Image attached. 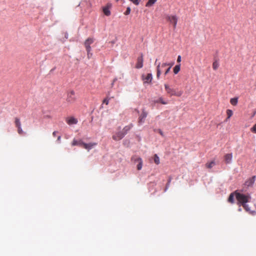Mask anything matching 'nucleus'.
Instances as JSON below:
<instances>
[{
  "mask_svg": "<svg viewBox=\"0 0 256 256\" xmlns=\"http://www.w3.org/2000/svg\"><path fill=\"white\" fill-rule=\"evenodd\" d=\"M235 193L236 198L238 202L242 206L246 212H248L250 214H252L253 212H251L250 210L248 205L246 204V202H248L250 198V195H245L239 192H237L236 191L235 192Z\"/></svg>",
  "mask_w": 256,
  "mask_h": 256,
  "instance_id": "obj_1",
  "label": "nucleus"
},
{
  "mask_svg": "<svg viewBox=\"0 0 256 256\" xmlns=\"http://www.w3.org/2000/svg\"><path fill=\"white\" fill-rule=\"evenodd\" d=\"M164 88L167 93L169 94L170 96H180L183 93L182 91L176 92L175 90L170 88L168 84H164Z\"/></svg>",
  "mask_w": 256,
  "mask_h": 256,
  "instance_id": "obj_2",
  "label": "nucleus"
},
{
  "mask_svg": "<svg viewBox=\"0 0 256 256\" xmlns=\"http://www.w3.org/2000/svg\"><path fill=\"white\" fill-rule=\"evenodd\" d=\"M76 98L75 96V92L74 90H70L68 92L66 101L68 104H74L76 101Z\"/></svg>",
  "mask_w": 256,
  "mask_h": 256,
  "instance_id": "obj_3",
  "label": "nucleus"
},
{
  "mask_svg": "<svg viewBox=\"0 0 256 256\" xmlns=\"http://www.w3.org/2000/svg\"><path fill=\"white\" fill-rule=\"evenodd\" d=\"M166 18L167 21L172 24L174 29L176 28L178 22V17L176 15H166Z\"/></svg>",
  "mask_w": 256,
  "mask_h": 256,
  "instance_id": "obj_4",
  "label": "nucleus"
},
{
  "mask_svg": "<svg viewBox=\"0 0 256 256\" xmlns=\"http://www.w3.org/2000/svg\"><path fill=\"white\" fill-rule=\"evenodd\" d=\"M142 80L144 84H150L152 79V74H142Z\"/></svg>",
  "mask_w": 256,
  "mask_h": 256,
  "instance_id": "obj_5",
  "label": "nucleus"
},
{
  "mask_svg": "<svg viewBox=\"0 0 256 256\" xmlns=\"http://www.w3.org/2000/svg\"><path fill=\"white\" fill-rule=\"evenodd\" d=\"M124 136V134L122 130H120L118 132H115L113 134L112 138L115 141H118L122 140Z\"/></svg>",
  "mask_w": 256,
  "mask_h": 256,
  "instance_id": "obj_6",
  "label": "nucleus"
},
{
  "mask_svg": "<svg viewBox=\"0 0 256 256\" xmlns=\"http://www.w3.org/2000/svg\"><path fill=\"white\" fill-rule=\"evenodd\" d=\"M148 116V112L144 108L142 110V114L140 115L138 118V122L140 124H142L144 122V119Z\"/></svg>",
  "mask_w": 256,
  "mask_h": 256,
  "instance_id": "obj_7",
  "label": "nucleus"
},
{
  "mask_svg": "<svg viewBox=\"0 0 256 256\" xmlns=\"http://www.w3.org/2000/svg\"><path fill=\"white\" fill-rule=\"evenodd\" d=\"M112 7L110 4H108L102 8V12L106 16H110L111 14L110 8Z\"/></svg>",
  "mask_w": 256,
  "mask_h": 256,
  "instance_id": "obj_8",
  "label": "nucleus"
},
{
  "mask_svg": "<svg viewBox=\"0 0 256 256\" xmlns=\"http://www.w3.org/2000/svg\"><path fill=\"white\" fill-rule=\"evenodd\" d=\"M143 54H140V56L137 59V62L136 66V68H140L143 66Z\"/></svg>",
  "mask_w": 256,
  "mask_h": 256,
  "instance_id": "obj_9",
  "label": "nucleus"
},
{
  "mask_svg": "<svg viewBox=\"0 0 256 256\" xmlns=\"http://www.w3.org/2000/svg\"><path fill=\"white\" fill-rule=\"evenodd\" d=\"M132 159L134 160V162H138V164L137 165V170H140L142 168V159L140 158H134V157H132Z\"/></svg>",
  "mask_w": 256,
  "mask_h": 256,
  "instance_id": "obj_10",
  "label": "nucleus"
},
{
  "mask_svg": "<svg viewBox=\"0 0 256 256\" xmlns=\"http://www.w3.org/2000/svg\"><path fill=\"white\" fill-rule=\"evenodd\" d=\"M94 40L92 38H88L84 42V46L86 49H91L90 45L94 42Z\"/></svg>",
  "mask_w": 256,
  "mask_h": 256,
  "instance_id": "obj_11",
  "label": "nucleus"
},
{
  "mask_svg": "<svg viewBox=\"0 0 256 256\" xmlns=\"http://www.w3.org/2000/svg\"><path fill=\"white\" fill-rule=\"evenodd\" d=\"M133 124H130L128 126H125L123 129L122 130V132L125 136L129 130L133 127Z\"/></svg>",
  "mask_w": 256,
  "mask_h": 256,
  "instance_id": "obj_12",
  "label": "nucleus"
},
{
  "mask_svg": "<svg viewBox=\"0 0 256 256\" xmlns=\"http://www.w3.org/2000/svg\"><path fill=\"white\" fill-rule=\"evenodd\" d=\"M84 142L82 140H76V139H74L72 140V146H78L81 147H83V144H84Z\"/></svg>",
  "mask_w": 256,
  "mask_h": 256,
  "instance_id": "obj_13",
  "label": "nucleus"
},
{
  "mask_svg": "<svg viewBox=\"0 0 256 256\" xmlns=\"http://www.w3.org/2000/svg\"><path fill=\"white\" fill-rule=\"evenodd\" d=\"M256 179V176H253L251 178H250L246 182L245 184L248 186H252V184H254V181Z\"/></svg>",
  "mask_w": 256,
  "mask_h": 256,
  "instance_id": "obj_14",
  "label": "nucleus"
},
{
  "mask_svg": "<svg viewBox=\"0 0 256 256\" xmlns=\"http://www.w3.org/2000/svg\"><path fill=\"white\" fill-rule=\"evenodd\" d=\"M232 154H227L224 155V160L225 161V162L226 164H230L232 160Z\"/></svg>",
  "mask_w": 256,
  "mask_h": 256,
  "instance_id": "obj_15",
  "label": "nucleus"
},
{
  "mask_svg": "<svg viewBox=\"0 0 256 256\" xmlns=\"http://www.w3.org/2000/svg\"><path fill=\"white\" fill-rule=\"evenodd\" d=\"M162 64L160 63H158L156 66V78L159 79L160 76L162 74V69L164 68V67H161Z\"/></svg>",
  "mask_w": 256,
  "mask_h": 256,
  "instance_id": "obj_16",
  "label": "nucleus"
},
{
  "mask_svg": "<svg viewBox=\"0 0 256 256\" xmlns=\"http://www.w3.org/2000/svg\"><path fill=\"white\" fill-rule=\"evenodd\" d=\"M66 122L70 125L76 124L78 120L74 117H70L66 119Z\"/></svg>",
  "mask_w": 256,
  "mask_h": 256,
  "instance_id": "obj_17",
  "label": "nucleus"
},
{
  "mask_svg": "<svg viewBox=\"0 0 256 256\" xmlns=\"http://www.w3.org/2000/svg\"><path fill=\"white\" fill-rule=\"evenodd\" d=\"M96 143H89V144H86L84 143L83 144V148L89 150H90L92 149L93 146H95L96 145Z\"/></svg>",
  "mask_w": 256,
  "mask_h": 256,
  "instance_id": "obj_18",
  "label": "nucleus"
},
{
  "mask_svg": "<svg viewBox=\"0 0 256 256\" xmlns=\"http://www.w3.org/2000/svg\"><path fill=\"white\" fill-rule=\"evenodd\" d=\"M14 124L16 125V126L18 128L21 127V123L20 122V120L18 118H14Z\"/></svg>",
  "mask_w": 256,
  "mask_h": 256,
  "instance_id": "obj_19",
  "label": "nucleus"
},
{
  "mask_svg": "<svg viewBox=\"0 0 256 256\" xmlns=\"http://www.w3.org/2000/svg\"><path fill=\"white\" fill-rule=\"evenodd\" d=\"M215 162L214 160L207 162L206 164V166L208 168H211L215 165Z\"/></svg>",
  "mask_w": 256,
  "mask_h": 256,
  "instance_id": "obj_20",
  "label": "nucleus"
},
{
  "mask_svg": "<svg viewBox=\"0 0 256 256\" xmlns=\"http://www.w3.org/2000/svg\"><path fill=\"white\" fill-rule=\"evenodd\" d=\"M236 194L235 192L233 193H231L228 197V202L230 203H234V194Z\"/></svg>",
  "mask_w": 256,
  "mask_h": 256,
  "instance_id": "obj_21",
  "label": "nucleus"
},
{
  "mask_svg": "<svg viewBox=\"0 0 256 256\" xmlns=\"http://www.w3.org/2000/svg\"><path fill=\"white\" fill-rule=\"evenodd\" d=\"M180 64H179L176 65L174 68V72L175 74H177L180 72Z\"/></svg>",
  "mask_w": 256,
  "mask_h": 256,
  "instance_id": "obj_22",
  "label": "nucleus"
},
{
  "mask_svg": "<svg viewBox=\"0 0 256 256\" xmlns=\"http://www.w3.org/2000/svg\"><path fill=\"white\" fill-rule=\"evenodd\" d=\"M156 0H148L146 2V6L150 7L154 4L156 2Z\"/></svg>",
  "mask_w": 256,
  "mask_h": 256,
  "instance_id": "obj_23",
  "label": "nucleus"
},
{
  "mask_svg": "<svg viewBox=\"0 0 256 256\" xmlns=\"http://www.w3.org/2000/svg\"><path fill=\"white\" fill-rule=\"evenodd\" d=\"M238 98H232L230 100V104L233 106H236L238 104Z\"/></svg>",
  "mask_w": 256,
  "mask_h": 256,
  "instance_id": "obj_24",
  "label": "nucleus"
},
{
  "mask_svg": "<svg viewBox=\"0 0 256 256\" xmlns=\"http://www.w3.org/2000/svg\"><path fill=\"white\" fill-rule=\"evenodd\" d=\"M233 112L230 110H226V114L228 116V117L226 119V121L228 120V119H229L232 115Z\"/></svg>",
  "mask_w": 256,
  "mask_h": 256,
  "instance_id": "obj_25",
  "label": "nucleus"
},
{
  "mask_svg": "<svg viewBox=\"0 0 256 256\" xmlns=\"http://www.w3.org/2000/svg\"><path fill=\"white\" fill-rule=\"evenodd\" d=\"M174 62L172 63H167V62H164L162 64L161 67H166V66H168V68H171V67L173 66Z\"/></svg>",
  "mask_w": 256,
  "mask_h": 256,
  "instance_id": "obj_26",
  "label": "nucleus"
},
{
  "mask_svg": "<svg viewBox=\"0 0 256 256\" xmlns=\"http://www.w3.org/2000/svg\"><path fill=\"white\" fill-rule=\"evenodd\" d=\"M154 162L156 164H160V158L156 154H155L154 156Z\"/></svg>",
  "mask_w": 256,
  "mask_h": 256,
  "instance_id": "obj_27",
  "label": "nucleus"
},
{
  "mask_svg": "<svg viewBox=\"0 0 256 256\" xmlns=\"http://www.w3.org/2000/svg\"><path fill=\"white\" fill-rule=\"evenodd\" d=\"M219 66V64L217 61H214L212 64V68L214 70H217Z\"/></svg>",
  "mask_w": 256,
  "mask_h": 256,
  "instance_id": "obj_28",
  "label": "nucleus"
},
{
  "mask_svg": "<svg viewBox=\"0 0 256 256\" xmlns=\"http://www.w3.org/2000/svg\"><path fill=\"white\" fill-rule=\"evenodd\" d=\"M87 52V56L88 59L90 58L92 56V54L90 52L91 49H86Z\"/></svg>",
  "mask_w": 256,
  "mask_h": 256,
  "instance_id": "obj_29",
  "label": "nucleus"
},
{
  "mask_svg": "<svg viewBox=\"0 0 256 256\" xmlns=\"http://www.w3.org/2000/svg\"><path fill=\"white\" fill-rule=\"evenodd\" d=\"M156 102H160L163 104H167V102H164L162 98H159L156 101Z\"/></svg>",
  "mask_w": 256,
  "mask_h": 256,
  "instance_id": "obj_30",
  "label": "nucleus"
},
{
  "mask_svg": "<svg viewBox=\"0 0 256 256\" xmlns=\"http://www.w3.org/2000/svg\"><path fill=\"white\" fill-rule=\"evenodd\" d=\"M130 7H128L127 8H126V11L124 12V14L125 15H128L130 14Z\"/></svg>",
  "mask_w": 256,
  "mask_h": 256,
  "instance_id": "obj_31",
  "label": "nucleus"
},
{
  "mask_svg": "<svg viewBox=\"0 0 256 256\" xmlns=\"http://www.w3.org/2000/svg\"><path fill=\"white\" fill-rule=\"evenodd\" d=\"M251 131L256 134V124L251 128Z\"/></svg>",
  "mask_w": 256,
  "mask_h": 256,
  "instance_id": "obj_32",
  "label": "nucleus"
},
{
  "mask_svg": "<svg viewBox=\"0 0 256 256\" xmlns=\"http://www.w3.org/2000/svg\"><path fill=\"white\" fill-rule=\"evenodd\" d=\"M18 134H23L24 133V132L22 128V127H20V128H18Z\"/></svg>",
  "mask_w": 256,
  "mask_h": 256,
  "instance_id": "obj_33",
  "label": "nucleus"
},
{
  "mask_svg": "<svg viewBox=\"0 0 256 256\" xmlns=\"http://www.w3.org/2000/svg\"><path fill=\"white\" fill-rule=\"evenodd\" d=\"M109 99L106 98L103 100V103L106 104V105L108 104Z\"/></svg>",
  "mask_w": 256,
  "mask_h": 256,
  "instance_id": "obj_34",
  "label": "nucleus"
},
{
  "mask_svg": "<svg viewBox=\"0 0 256 256\" xmlns=\"http://www.w3.org/2000/svg\"><path fill=\"white\" fill-rule=\"evenodd\" d=\"M158 132L162 136H164V132H162V131L160 129H158Z\"/></svg>",
  "mask_w": 256,
  "mask_h": 256,
  "instance_id": "obj_35",
  "label": "nucleus"
},
{
  "mask_svg": "<svg viewBox=\"0 0 256 256\" xmlns=\"http://www.w3.org/2000/svg\"><path fill=\"white\" fill-rule=\"evenodd\" d=\"M170 70V68H168L164 72V75H166L169 72Z\"/></svg>",
  "mask_w": 256,
  "mask_h": 256,
  "instance_id": "obj_36",
  "label": "nucleus"
},
{
  "mask_svg": "<svg viewBox=\"0 0 256 256\" xmlns=\"http://www.w3.org/2000/svg\"><path fill=\"white\" fill-rule=\"evenodd\" d=\"M181 62V56H178V58H177V62Z\"/></svg>",
  "mask_w": 256,
  "mask_h": 256,
  "instance_id": "obj_37",
  "label": "nucleus"
},
{
  "mask_svg": "<svg viewBox=\"0 0 256 256\" xmlns=\"http://www.w3.org/2000/svg\"><path fill=\"white\" fill-rule=\"evenodd\" d=\"M57 133H58V132H56V131L54 132H53V133H52V135H53V136H56V134Z\"/></svg>",
  "mask_w": 256,
  "mask_h": 256,
  "instance_id": "obj_38",
  "label": "nucleus"
},
{
  "mask_svg": "<svg viewBox=\"0 0 256 256\" xmlns=\"http://www.w3.org/2000/svg\"><path fill=\"white\" fill-rule=\"evenodd\" d=\"M60 138H61V136H58V140L60 142Z\"/></svg>",
  "mask_w": 256,
  "mask_h": 256,
  "instance_id": "obj_39",
  "label": "nucleus"
},
{
  "mask_svg": "<svg viewBox=\"0 0 256 256\" xmlns=\"http://www.w3.org/2000/svg\"><path fill=\"white\" fill-rule=\"evenodd\" d=\"M238 210L239 211H241L242 210V209L240 208H238Z\"/></svg>",
  "mask_w": 256,
  "mask_h": 256,
  "instance_id": "obj_40",
  "label": "nucleus"
},
{
  "mask_svg": "<svg viewBox=\"0 0 256 256\" xmlns=\"http://www.w3.org/2000/svg\"><path fill=\"white\" fill-rule=\"evenodd\" d=\"M156 62H157V60H156V62H155V64H156Z\"/></svg>",
  "mask_w": 256,
  "mask_h": 256,
  "instance_id": "obj_41",
  "label": "nucleus"
}]
</instances>
